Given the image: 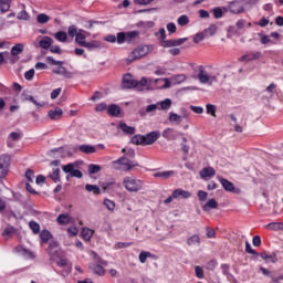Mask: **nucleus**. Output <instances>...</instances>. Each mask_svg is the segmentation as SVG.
<instances>
[{"label": "nucleus", "mask_w": 283, "mask_h": 283, "mask_svg": "<svg viewBox=\"0 0 283 283\" xmlns=\"http://www.w3.org/2000/svg\"><path fill=\"white\" fill-rule=\"evenodd\" d=\"M154 52V45L151 44H140L135 48L127 56L126 63H134V61H138V59H143L148 54Z\"/></svg>", "instance_id": "nucleus-1"}, {"label": "nucleus", "mask_w": 283, "mask_h": 283, "mask_svg": "<svg viewBox=\"0 0 283 283\" xmlns=\"http://www.w3.org/2000/svg\"><path fill=\"white\" fill-rule=\"evenodd\" d=\"M122 185L129 193H138V191H143L145 182L137 177L126 176L123 178Z\"/></svg>", "instance_id": "nucleus-2"}, {"label": "nucleus", "mask_w": 283, "mask_h": 283, "mask_svg": "<svg viewBox=\"0 0 283 283\" xmlns=\"http://www.w3.org/2000/svg\"><path fill=\"white\" fill-rule=\"evenodd\" d=\"M91 255L93 258V262L88 265V269L95 275L103 276L105 275V266H107V261L101 259L96 252L92 251Z\"/></svg>", "instance_id": "nucleus-3"}, {"label": "nucleus", "mask_w": 283, "mask_h": 283, "mask_svg": "<svg viewBox=\"0 0 283 283\" xmlns=\"http://www.w3.org/2000/svg\"><path fill=\"white\" fill-rule=\"evenodd\" d=\"M67 34L72 39H75V43L80 45V48H83L86 43L85 39L88 38L90 32L78 29L76 25H70L67 29Z\"/></svg>", "instance_id": "nucleus-4"}, {"label": "nucleus", "mask_w": 283, "mask_h": 283, "mask_svg": "<svg viewBox=\"0 0 283 283\" xmlns=\"http://www.w3.org/2000/svg\"><path fill=\"white\" fill-rule=\"evenodd\" d=\"M113 167L117 171H132L135 167H138V163L130 160L127 157H122L113 161Z\"/></svg>", "instance_id": "nucleus-5"}, {"label": "nucleus", "mask_w": 283, "mask_h": 283, "mask_svg": "<svg viewBox=\"0 0 283 283\" xmlns=\"http://www.w3.org/2000/svg\"><path fill=\"white\" fill-rule=\"evenodd\" d=\"M24 48L23 43H18L11 48V53L6 52L7 63L14 65L19 61V54H23Z\"/></svg>", "instance_id": "nucleus-6"}, {"label": "nucleus", "mask_w": 283, "mask_h": 283, "mask_svg": "<svg viewBox=\"0 0 283 283\" xmlns=\"http://www.w3.org/2000/svg\"><path fill=\"white\" fill-rule=\"evenodd\" d=\"M198 80L202 85H213L216 81H218V77L216 75L209 74L202 66L199 67V73H198Z\"/></svg>", "instance_id": "nucleus-7"}, {"label": "nucleus", "mask_w": 283, "mask_h": 283, "mask_svg": "<svg viewBox=\"0 0 283 283\" xmlns=\"http://www.w3.org/2000/svg\"><path fill=\"white\" fill-rule=\"evenodd\" d=\"M77 167H78V164L71 163V164L64 165L62 167V171H64V174H69L71 178H83V172H81V170H78Z\"/></svg>", "instance_id": "nucleus-8"}, {"label": "nucleus", "mask_w": 283, "mask_h": 283, "mask_svg": "<svg viewBox=\"0 0 283 283\" xmlns=\"http://www.w3.org/2000/svg\"><path fill=\"white\" fill-rule=\"evenodd\" d=\"M187 38H179L177 40H163L159 45L161 48H178V45H182V43H187Z\"/></svg>", "instance_id": "nucleus-9"}, {"label": "nucleus", "mask_w": 283, "mask_h": 283, "mask_svg": "<svg viewBox=\"0 0 283 283\" xmlns=\"http://www.w3.org/2000/svg\"><path fill=\"white\" fill-rule=\"evenodd\" d=\"M158 138H160V132L158 130H154L144 135V146L154 145Z\"/></svg>", "instance_id": "nucleus-10"}, {"label": "nucleus", "mask_w": 283, "mask_h": 283, "mask_svg": "<svg viewBox=\"0 0 283 283\" xmlns=\"http://www.w3.org/2000/svg\"><path fill=\"white\" fill-rule=\"evenodd\" d=\"M138 85V81L134 80V76L132 74H126L123 77L122 87L125 90H132V87H136Z\"/></svg>", "instance_id": "nucleus-11"}, {"label": "nucleus", "mask_w": 283, "mask_h": 283, "mask_svg": "<svg viewBox=\"0 0 283 283\" xmlns=\"http://www.w3.org/2000/svg\"><path fill=\"white\" fill-rule=\"evenodd\" d=\"M161 136L166 140H178V136H180V133H178V130H176L174 128L168 127V128L164 129Z\"/></svg>", "instance_id": "nucleus-12"}, {"label": "nucleus", "mask_w": 283, "mask_h": 283, "mask_svg": "<svg viewBox=\"0 0 283 283\" xmlns=\"http://www.w3.org/2000/svg\"><path fill=\"white\" fill-rule=\"evenodd\" d=\"M48 253L51 259L56 260L59 258V243L56 241H51L48 248Z\"/></svg>", "instance_id": "nucleus-13"}, {"label": "nucleus", "mask_w": 283, "mask_h": 283, "mask_svg": "<svg viewBox=\"0 0 283 283\" xmlns=\"http://www.w3.org/2000/svg\"><path fill=\"white\" fill-rule=\"evenodd\" d=\"M57 224L65 227L67 224H72L74 222V219L70 217V214L61 213L56 218Z\"/></svg>", "instance_id": "nucleus-14"}, {"label": "nucleus", "mask_w": 283, "mask_h": 283, "mask_svg": "<svg viewBox=\"0 0 283 283\" xmlns=\"http://www.w3.org/2000/svg\"><path fill=\"white\" fill-rule=\"evenodd\" d=\"M200 178L207 180V178H213L216 176V169L213 167H205L199 172Z\"/></svg>", "instance_id": "nucleus-15"}, {"label": "nucleus", "mask_w": 283, "mask_h": 283, "mask_svg": "<svg viewBox=\"0 0 283 283\" xmlns=\"http://www.w3.org/2000/svg\"><path fill=\"white\" fill-rule=\"evenodd\" d=\"M48 116L51 118V120H61V117L63 116V109H61V107L50 109L48 112Z\"/></svg>", "instance_id": "nucleus-16"}, {"label": "nucleus", "mask_w": 283, "mask_h": 283, "mask_svg": "<svg viewBox=\"0 0 283 283\" xmlns=\"http://www.w3.org/2000/svg\"><path fill=\"white\" fill-rule=\"evenodd\" d=\"M17 253L25 258L27 260H34V253L22 245L15 248Z\"/></svg>", "instance_id": "nucleus-17"}, {"label": "nucleus", "mask_w": 283, "mask_h": 283, "mask_svg": "<svg viewBox=\"0 0 283 283\" xmlns=\"http://www.w3.org/2000/svg\"><path fill=\"white\" fill-rule=\"evenodd\" d=\"M262 56V53L260 51H254L247 53L245 55L241 56L239 61H258Z\"/></svg>", "instance_id": "nucleus-18"}, {"label": "nucleus", "mask_w": 283, "mask_h": 283, "mask_svg": "<svg viewBox=\"0 0 283 283\" xmlns=\"http://www.w3.org/2000/svg\"><path fill=\"white\" fill-rule=\"evenodd\" d=\"M275 83H271L264 91L263 94V98H265V101H271V98H273V96H275Z\"/></svg>", "instance_id": "nucleus-19"}, {"label": "nucleus", "mask_w": 283, "mask_h": 283, "mask_svg": "<svg viewBox=\"0 0 283 283\" xmlns=\"http://www.w3.org/2000/svg\"><path fill=\"white\" fill-rule=\"evenodd\" d=\"M149 85H151V80L143 77L137 84L135 85L136 90L143 92V90H149Z\"/></svg>", "instance_id": "nucleus-20"}, {"label": "nucleus", "mask_w": 283, "mask_h": 283, "mask_svg": "<svg viewBox=\"0 0 283 283\" xmlns=\"http://www.w3.org/2000/svg\"><path fill=\"white\" fill-rule=\"evenodd\" d=\"M172 198H175L176 200H178V198L188 199L191 198V192L182 189H176L172 191Z\"/></svg>", "instance_id": "nucleus-21"}, {"label": "nucleus", "mask_w": 283, "mask_h": 283, "mask_svg": "<svg viewBox=\"0 0 283 283\" xmlns=\"http://www.w3.org/2000/svg\"><path fill=\"white\" fill-rule=\"evenodd\" d=\"M155 83L159 90H167V88L171 87V81H169V78H167V77L157 78V80H155Z\"/></svg>", "instance_id": "nucleus-22"}, {"label": "nucleus", "mask_w": 283, "mask_h": 283, "mask_svg": "<svg viewBox=\"0 0 283 283\" xmlns=\"http://www.w3.org/2000/svg\"><path fill=\"white\" fill-rule=\"evenodd\" d=\"M172 176H176V171L174 170L159 171L154 174L155 178H161V180H169V178Z\"/></svg>", "instance_id": "nucleus-23"}, {"label": "nucleus", "mask_w": 283, "mask_h": 283, "mask_svg": "<svg viewBox=\"0 0 283 283\" xmlns=\"http://www.w3.org/2000/svg\"><path fill=\"white\" fill-rule=\"evenodd\" d=\"M102 43L98 40H93L91 42H85L83 48H87L90 51L98 50L102 48Z\"/></svg>", "instance_id": "nucleus-24"}, {"label": "nucleus", "mask_w": 283, "mask_h": 283, "mask_svg": "<svg viewBox=\"0 0 283 283\" xmlns=\"http://www.w3.org/2000/svg\"><path fill=\"white\" fill-rule=\"evenodd\" d=\"M39 45H40V48H42V50H49V48L52 46V38H50V36H43V38L39 41Z\"/></svg>", "instance_id": "nucleus-25"}, {"label": "nucleus", "mask_w": 283, "mask_h": 283, "mask_svg": "<svg viewBox=\"0 0 283 283\" xmlns=\"http://www.w3.org/2000/svg\"><path fill=\"white\" fill-rule=\"evenodd\" d=\"M220 184L222 185V187L226 191H230V192L235 191V186H233V182H231L224 178H221Z\"/></svg>", "instance_id": "nucleus-26"}, {"label": "nucleus", "mask_w": 283, "mask_h": 283, "mask_svg": "<svg viewBox=\"0 0 283 283\" xmlns=\"http://www.w3.org/2000/svg\"><path fill=\"white\" fill-rule=\"evenodd\" d=\"M17 140H21V134L15 132L10 133L7 140L8 147H12V143H17Z\"/></svg>", "instance_id": "nucleus-27"}, {"label": "nucleus", "mask_w": 283, "mask_h": 283, "mask_svg": "<svg viewBox=\"0 0 283 283\" xmlns=\"http://www.w3.org/2000/svg\"><path fill=\"white\" fill-rule=\"evenodd\" d=\"M22 96L24 101H30V103H33V105H35L36 107H44L45 105V102H38L32 95L23 93Z\"/></svg>", "instance_id": "nucleus-28"}, {"label": "nucleus", "mask_w": 283, "mask_h": 283, "mask_svg": "<svg viewBox=\"0 0 283 283\" xmlns=\"http://www.w3.org/2000/svg\"><path fill=\"white\" fill-rule=\"evenodd\" d=\"M78 149L82 151V154H96V146L81 145L78 146Z\"/></svg>", "instance_id": "nucleus-29"}, {"label": "nucleus", "mask_w": 283, "mask_h": 283, "mask_svg": "<svg viewBox=\"0 0 283 283\" xmlns=\"http://www.w3.org/2000/svg\"><path fill=\"white\" fill-rule=\"evenodd\" d=\"M94 235V230L90 229V228H83L82 229V238L83 240H85L86 242H90L92 240V237Z\"/></svg>", "instance_id": "nucleus-30"}, {"label": "nucleus", "mask_w": 283, "mask_h": 283, "mask_svg": "<svg viewBox=\"0 0 283 283\" xmlns=\"http://www.w3.org/2000/svg\"><path fill=\"white\" fill-rule=\"evenodd\" d=\"M156 109H158V105L157 104H151V105H148L146 107V109L142 108L139 111V114H140V116H146L147 114H151V113L156 112Z\"/></svg>", "instance_id": "nucleus-31"}, {"label": "nucleus", "mask_w": 283, "mask_h": 283, "mask_svg": "<svg viewBox=\"0 0 283 283\" xmlns=\"http://www.w3.org/2000/svg\"><path fill=\"white\" fill-rule=\"evenodd\" d=\"M188 247H200V237L198 234L191 235L187 240Z\"/></svg>", "instance_id": "nucleus-32"}, {"label": "nucleus", "mask_w": 283, "mask_h": 283, "mask_svg": "<svg viewBox=\"0 0 283 283\" xmlns=\"http://www.w3.org/2000/svg\"><path fill=\"white\" fill-rule=\"evenodd\" d=\"M205 211H211V209H218V201L216 199H210L206 205L202 206Z\"/></svg>", "instance_id": "nucleus-33"}, {"label": "nucleus", "mask_w": 283, "mask_h": 283, "mask_svg": "<svg viewBox=\"0 0 283 283\" xmlns=\"http://www.w3.org/2000/svg\"><path fill=\"white\" fill-rule=\"evenodd\" d=\"M168 120L175 125H180V123H182V116L171 112L169 113Z\"/></svg>", "instance_id": "nucleus-34"}, {"label": "nucleus", "mask_w": 283, "mask_h": 283, "mask_svg": "<svg viewBox=\"0 0 283 283\" xmlns=\"http://www.w3.org/2000/svg\"><path fill=\"white\" fill-rule=\"evenodd\" d=\"M230 12H232V14H240V13L244 12V8H242V6H240V3L232 2L230 4Z\"/></svg>", "instance_id": "nucleus-35"}, {"label": "nucleus", "mask_w": 283, "mask_h": 283, "mask_svg": "<svg viewBox=\"0 0 283 283\" xmlns=\"http://www.w3.org/2000/svg\"><path fill=\"white\" fill-rule=\"evenodd\" d=\"M119 129H122V132H124V134H129V135L136 134V128L132 127V126H128L125 123L119 124Z\"/></svg>", "instance_id": "nucleus-36"}, {"label": "nucleus", "mask_w": 283, "mask_h": 283, "mask_svg": "<svg viewBox=\"0 0 283 283\" xmlns=\"http://www.w3.org/2000/svg\"><path fill=\"white\" fill-rule=\"evenodd\" d=\"M107 112L111 116H118L120 114V106L112 104L107 107Z\"/></svg>", "instance_id": "nucleus-37"}, {"label": "nucleus", "mask_w": 283, "mask_h": 283, "mask_svg": "<svg viewBox=\"0 0 283 283\" xmlns=\"http://www.w3.org/2000/svg\"><path fill=\"white\" fill-rule=\"evenodd\" d=\"M0 167H3L4 169H10V156L9 155L0 156Z\"/></svg>", "instance_id": "nucleus-38"}, {"label": "nucleus", "mask_w": 283, "mask_h": 283, "mask_svg": "<svg viewBox=\"0 0 283 283\" xmlns=\"http://www.w3.org/2000/svg\"><path fill=\"white\" fill-rule=\"evenodd\" d=\"M10 3H12V0H0V12L6 14L10 10Z\"/></svg>", "instance_id": "nucleus-39"}, {"label": "nucleus", "mask_w": 283, "mask_h": 283, "mask_svg": "<svg viewBox=\"0 0 283 283\" xmlns=\"http://www.w3.org/2000/svg\"><path fill=\"white\" fill-rule=\"evenodd\" d=\"M86 191H88L90 193H95V196H98L101 193V188L96 185H90L87 184L85 186Z\"/></svg>", "instance_id": "nucleus-40"}, {"label": "nucleus", "mask_w": 283, "mask_h": 283, "mask_svg": "<svg viewBox=\"0 0 283 283\" xmlns=\"http://www.w3.org/2000/svg\"><path fill=\"white\" fill-rule=\"evenodd\" d=\"M133 145H143L145 146V135H135L132 138Z\"/></svg>", "instance_id": "nucleus-41"}, {"label": "nucleus", "mask_w": 283, "mask_h": 283, "mask_svg": "<svg viewBox=\"0 0 283 283\" xmlns=\"http://www.w3.org/2000/svg\"><path fill=\"white\" fill-rule=\"evenodd\" d=\"M61 170L59 168H54L53 171L50 174V178L54 182H61Z\"/></svg>", "instance_id": "nucleus-42"}, {"label": "nucleus", "mask_w": 283, "mask_h": 283, "mask_svg": "<svg viewBox=\"0 0 283 283\" xmlns=\"http://www.w3.org/2000/svg\"><path fill=\"white\" fill-rule=\"evenodd\" d=\"M138 31L125 32L126 43H132L136 36H138Z\"/></svg>", "instance_id": "nucleus-43"}, {"label": "nucleus", "mask_w": 283, "mask_h": 283, "mask_svg": "<svg viewBox=\"0 0 283 283\" xmlns=\"http://www.w3.org/2000/svg\"><path fill=\"white\" fill-rule=\"evenodd\" d=\"M171 81L175 85H180V83H185V81H187V76L185 74L175 75L171 77Z\"/></svg>", "instance_id": "nucleus-44"}, {"label": "nucleus", "mask_w": 283, "mask_h": 283, "mask_svg": "<svg viewBox=\"0 0 283 283\" xmlns=\"http://www.w3.org/2000/svg\"><path fill=\"white\" fill-rule=\"evenodd\" d=\"M229 269H230L229 264H227V263L221 264V271H222L223 275H226L228 277V280H233L234 276H233V274L229 273Z\"/></svg>", "instance_id": "nucleus-45"}, {"label": "nucleus", "mask_w": 283, "mask_h": 283, "mask_svg": "<svg viewBox=\"0 0 283 283\" xmlns=\"http://www.w3.org/2000/svg\"><path fill=\"white\" fill-rule=\"evenodd\" d=\"M54 38L56 41H60V43H65V41H67V33L60 31L54 34Z\"/></svg>", "instance_id": "nucleus-46"}, {"label": "nucleus", "mask_w": 283, "mask_h": 283, "mask_svg": "<svg viewBox=\"0 0 283 283\" xmlns=\"http://www.w3.org/2000/svg\"><path fill=\"white\" fill-rule=\"evenodd\" d=\"M103 205L108 211H114L116 209V202L111 199H104Z\"/></svg>", "instance_id": "nucleus-47"}, {"label": "nucleus", "mask_w": 283, "mask_h": 283, "mask_svg": "<svg viewBox=\"0 0 283 283\" xmlns=\"http://www.w3.org/2000/svg\"><path fill=\"white\" fill-rule=\"evenodd\" d=\"M147 258H151V252L142 251L138 256L140 264H145V262H147Z\"/></svg>", "instance_id": "nucleus-48"}, {"label": "nucleus", "mask_w": 283, "mask_h": 283, "mask_svg": "<svg viewBox=\"0 0 283 283\" xmlns=\"http://www.w3.org/2000/svg\"><path fill=\"white\" fill-rule=\"evenodd\" d=\"M218 32V27L216 24H211L208 29L205 30L206 36H213Z\"/></svg>", "instance_id": "nucleus-49"}, {"label": "nucleus", "mask_w": 283, "mask_h": 283, "mask_svg": "<svg viewBox=\"0 0 283 283\" xmlns=\"http://www.w3.org/2000/svg\"><path fill=\"white\" fill-rule=\"evenodd\" d=\"M218 111V108L216 107V105L213 104H207L206 105V112L207 114H210V116H213V118H216V112Z\"/></svg>", "instance_id": "nucleus-50"}, {"label": "nucleus", "mask_w": 283, "mask_h": 283, "mask_svg": "<svg viewBox=\"0 0 283 283\" xmlns=\"http://www.w3.org/2000/svg\"><path fill=\"white\" fill-rule=\"evenodd\" d=\"M40 238H41V241L42 242H49L50 239L52 238V233L48 230H43L41 233H40Z\"/></svg>", "instance_id": "nucleus-51"}, {"label": "nucleus", "mask_w": 283, "mask_h": 283, "mask_svg": "<svg viewBox=\"0 0 283 283\" xmlns=\"http://www.w3.org/2000/svg\"><path fill=\"white\" fill-rule=\"evenodd\" d=\"M29 227L31 229V231H33V233H40L41 231V226L39 223H36V221H31L29 222Z\"/></svg>", "instance_id": "nucleus-52"}, {"label": "nucleus", "mask_w": 283, "mask_h": 283, "mask_svg": "<svg viewBox=\"0 0 283 283\" xmlns=\"http://www.w3.org/2000/svg\"><path fill=\"white\" fill-rule=\"evenodd\" d=\"M155 35L159 39L160 44V41H165L167 39V31H165V28H161L157 33H155Z\"/></svg>", "instance_id": "nucleus-53"}, {"label": "nucleus", "mask_w": 283, "mask_h": 283, "mask_svg": "<svg viewBox=\"0 0 283 283\" xmlns=\"http://www.w3.org/2000/svg\"><path fill=\"white\" fill-rule=\"evenodd\" d=\"M98 171H101V166L96 164L88 165V174L94 175V174H98Z\"/></svg>", "instance_id": "nucleus-54"}, {"label": "nucleus", "mask_w": 283, "mask_h": 283, "mask_svg": "<svg viewBox=\"0 0 283 283\" xmlns=\"http://www.w3.org/2000/svg\"><path fill=\"white\" fill-rule=\"evenodd\" d=\"M36 21L38 23H48V21H50V17L45 13H40L36 17Z\"/></svg>", "instance_id": "nucleus-55"}, {"label": "nucleus", "mask_w": 283, "mask_h": 283, "mask_svg": "<svg viewBox=\"0 0 283 283\" xmlns=\"http://www.w3.org/2000/svg\"><path fill=\"white\" fill-rule=\"evenodd\" d=\"M177 22H178V25H181V27L188 25L189 24V17L184 14V15L178 18Z\"/></svg>", "instance_id": "nucleus-56"}, {"label": "nucleus", "mask_w": 283, "mask_h": 283, "mask_svg": "<svg viewBox=\"0 0 283 283\" xmlns=\"http://www.w3.org/2000/svg\"><path fill=\"white\" fill-rule=\"evenodd\" d=\"M17 19H19V21H28V19H30V15L28 14V11L22 10L18 13Z\"/></svg>", "instance_id": "nucleus-57"}, {"label": "nucleus", "mask_w": 283, "mask_h": 283, "mask_svg": "<svg viewBox=\"0 0 283 283\" xmlns=\"http://www.w3.org/2000/svg\"><path fill=\"white\" fill-rule=\"evenodd\" d=\"M161 109H169L171 107V99L166 98L159 103Z\"/></svg>", "instance_id": "nucleus-58"}, {"label": "nucleus", "mask_w": 283, "mask_h": 283, "mask_svg": "<svg viewBox=\"0 0 283 283\" xmlns=\"http://www.w3.org/2000/svg\"><path fill=\"white\" fill-rule=\"evenodd\" d=\"M270 231H280V222H272L265 226Z\"/></svg>", "instance_id": "nucleus-59"}, {"label": "nucleus", "mask_w": 283, "mask_h": 283, "mask_svg": "<svg viewBox=\"0 0 283 283\" xmlns=\"http://www.w3.org/2000/svg\"><path fill=\"white\" fill-rule=\"evenodd\" d=\"M122 151H123V154H126L124 156L125 158H134L136 156V153L132 148H129V149L123 148Z\"/></svg>", "instance_id": "nucleus-60"}, {"label": "nucleus", "mask_w": 283, "mask_h": 283, "mask_svg": "<svg viewBox=\"0 0 283 283\" xmlns=\"http://www.w3.org/2000/svg\"><path fill=\"white\" fill-rule=\"evenodd\" d=\"M116 41L118 45H123V43H126L125 32L117 33Z\"/></svg>", "instance_id": "nucleus-61"}, {"label": "nucleus", "mask_w": 283, "mask_h": 283, "mask_svg": "<svg viewBox=\"0 0 283 283\" xmlns=\"http://www.w3.org/2000/svg\"><path fill=\"white\" fill-rule=\"evenodd\" d=\"M34 74H35L34 69H30L29 71H27L24 73L25 81H32V78H34Z\"/></svg>", "instance_id": "nucleus-62"}, {"label": "nucleus", "mask_w": 283, "mask_h": 283, "mask_svg": "<svg viewBox=\"0 0 283 283\" xmlns=\"http://www.w3.org/2000/svg\"><path fill=\"white\" fill-rule=\"evenodd\" d=\"M67 233H69V235L76 237V235H78V228L76 226H72V227L67 228Z\"/></svg>", "instance_id": "nucleus-63"}, {"label": "nucleus", "mask_w": 283, "mask_h": 283, "mask_svg": "<svg viewBox=\"0 0 283 283\" xmlns=\"http://www.w3.org/2000/svg\"><path fill=\"white\" fill-rule=\"evenodd\" d=\"M269 22L270 20L263 17L259 22H254V23L255 25H260V28H266V25H269Z\"/></svg>", "instance_id": "nucleus-64"}]
</instances>
